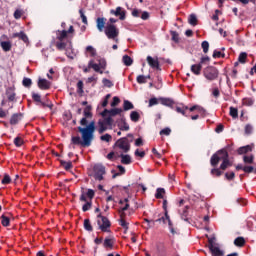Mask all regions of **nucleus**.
I'll return each mask as SVG.
<instances>
[{
    "label": "nucleus",
    "instance_id": "nucleus-35",
    "mask_svg": "<svg viewBox=\"0 0 256 256\" xmlns=\"http://www.w3.org/2000/svg\"><path fill=\"white\" fill-rule=\"evenodd\" d=\"M1 47L3 51L8 52V51H11L12 45H11V42L9 41H3L1 42Z\"/></svg>",
    "mask_w": 256,
    "mask_h": 256
},
{
    "label": "nucleus",
    "instance_id": "nucleus-30",
    "mask_svg": "<svg viewBox=\"0 0 256 256\" xmlns=\"http://www.w3.org/2000/svg\"><path fill=\"white\" fill-rule=\"evenodd\" d=\"M122 61L126 67L133 65V59L129 55H124Z\"/></svg>",
    "mask_w": 256,
    "mask_h": 256
},
{
    "label": "nucleus",
    "instance_id": "nucleus-62",
    "mask_svg": "<svg viewBox=\"0 0 256 256\" xmlns=\"http://www.w3.org/2000/svg\"><path fill=\"white\" fill-rule=\"evenodd\" d=\"M14 145L16 147H21V145H23V139L21 137H16L14 139Z\"/></svg>",
    "mask_w": 256,
    "mask_h": 256
},
{
    "label": "nucleus",
    "instance_id": "nucleus-2",
    "mask_svg": "<svg viewBox=\"0 0 256 256\" xmlns=\"http://www.w3.org/2000/svg\"><path fill=\"white\" fill-rule=\"evenodd\" d=\"M131 143H133V134H127V137L118 139L114 147H118V149H121L124 153H129V151H131Z\"/></svg>",
    "mask_w": 256,
    "mask_h": 256
},
{
    "label": "nucleus",
    "instance_id": "nucleus-5",
    "mask_svg": "<svg viewBox=\"0 0 256 256\" xmlns=\"http://www.w3.org/2000/svg\"><path fill=\"white\" fill-rule=\"evenodd\" d=\"M104 33L108 39H112L115 43H119V28L114 24H108L104 30Z\"/></svg>",
    "mask_w": 256,
    "mask_h": 256
},
{
    "label": "nucleus",
    "instance_id": "nucleus-9",
    "mask_svg": "<svg viewBox=\"0 0 256 256\" xmlns=\"http://www.w3.org/2000/svg\"><path fill=\"white\" fill-rule=\"evenodd\" d=\"M32 99L39 105V107H42V109H45V107H48V109H53V103L49 100L47 102L41 101V96L35 92H32Z\"/></svg>",
    "mask_w": 256,
    "mask_h": 256
},
{
    "label": "nucleus",
    "instance_id": "nucleus-53",
    "mask_svg": "<svg viewBox=\"0 0 256 256\" xmlns=\"http://www.w3.org/2000/svg\"><path fill=\"white\" fill-rule=\"evenodd\" d=\"M210 61H211V58H210L209 56H203V57H201L199 63H200L202 66H203V65H209Z\"/></svg>",
    "mask_w": 256,
    "mask_h": 256
},
{
    "label": "nucleus",
    "instance_id": "nucleus-40",
    "mask_svg": "<svg viewBox=\"0 0 256 256\" xmlns=\"http://www.w3.org/2000/svg\"><path fill=\"white\" fill-rule=\"evenodd\" d=\"M11 223V220L9 219V217L2 215L1 216V224L3 225V227H9Z\"/></svg>",
    "mask_w": 256,
    "mask_h": 256
},
{
    "label": "nucleus",
    "instance_id": "nucleus-20",
    "mask_svg": "<svg viewBox=\"0 0 256 256\" xmlns=\"http://www.w3.org/2000/svg\"><path fill=\"white\" fill-rule=\"evenodd\" d=\"M118 128L120 129V131H129L130 127L125 120V116H122L120 121L118 122Z\"/></svg>",
    "mask_w": 256,
    "mask_h": 256
},
{
    "label": "nucleus",
    "instance_id": "nucleus-46",
    "mask_svg": "<svg viewBox=\"0 0 256 256\" xmlns=\"http://www.w3.org/2000/svg\"><path fill=\"white\" fill-rule=\"evenodd\" d=\"M188 22L190 25L195 27L197 25V16L195 14H191L188 18Z\"/></svg>",
    "mask_w": 256,
    "mask_h": 256
},
{
    "label": "nucleus",
    "instance_id": "nucleus-16",
    "mask_svg": "<svg viewBox=\"0 0 256 256\" xmlns=\"http://www.w3.org/2000/svg\"><path fill=\"white\" fill-rule=\"evenodd\" d=\"M159 103H161V105H164L165 107H170V109H174L173 105H175V101L171 98H163L160 97L158 98Z\"/></svg>",
    "mask_w": 256,
    "mask_h": 256
},
{
    "label": "nucleus",
    "instance_id": "nucleus-51",
    "mask_svg": "<svg viewBox=\"0 0 256 256\" xmlns=\"http://www.w3.org/2000/svg\"><path fill=\"white\" fill-rule=\"evenodd\" d=\"M22 85L23 87L29 88L31 87V85H33V81L31 80V78H24L22 81Z\"/></svg>",
    "mask_w": 256,
    "mask_h": 256
},
{
    "label": "nucleus",
    "instance_id": "nucleus-56",
    "mask_svg": "<svg viewBox=\"0 0 256 256\" xmlns=\"http://www.w3.org/2000/svg\"><path fill=\"white\" fill-rule=\"evenodd\" d=\"M201 47L203 49V53H209V42L207 40L201 43Z\"/></svg>",
    "mask_w": 256,
    "mask_h": 256
},
{
    "label": "nucleus",
    "instance_id": "nucleus-39",
    "mask_svg": "<svg viewBox=\"0 0 256 256\" xmlns=\"http://www.w3.org/2000/svg\"><path fill=\"white\" fill-rule=\"evenodd\" d=\"M230 117L237 119L239 117V110L233 106L230 107Z\"/></svg>",
    "mask_w": 256,
    "mask_h": 256
},
{
    "label": "nucleus",
    "instance_id": "nucleus-15",
    "mask_svg": "<svg viewBox=\"0 0 256 256\" xmlns=\"http://www.w3.org/2000/svg\"><path fill=\"white\" fill-rule=\"evenodd\" d=\"M38 87L42 91H47L48 89H51V82H49L47 79L40 78L38 80Z\"/></svg>",
    "mask_w": 256,
    "mask_h": 256
},
{
    "label": "nucleus",
    "instance_id": "nucleus-28",
    "mask_svg": "<svg viewBox=\"0 0 256 256\" xmlns=\"http://www.w3.org/2000/svg\"><path fill=\"white\" fill-rule=\"evenodd\" d=\"M130 119L133 121V123H137L141 119V115L137 111H132L130 113Z\"/></svg>",
    "mask_w": 256,
    "mask_h": 256
},
{
    "label": "nucleus",
    "instance_id": "nucleus-38",
    "mask_svg": "<svg viewBox=\"0 0 256 256\" xmlns=\"http://www.w3.org/2000/svg\"><path fill=\"white\" fill-rule=\"evenodd\" d=\"M67 30H62V31H59L58 30V35H57V39L58 41H63L64 39H67Z\"/></svg>",
    "mask_w": 256,
    "mask_h": 256
},
{
    "label": "nucleus",
    "instance_id": "nucleus-36",
    "mask_svg": "<svg viewBox=\"0 0 256 256\" xmlns=\"http://www.w3.org/2000/svg\"><path fill=\"white\" fill-rule=\"evenodd\" d=\"M238 63H247V52H241L238 56Z\"/></svg>",
    "mask_w": 256,
    "mask_h": 256
},
{
    "label": "nucleus",
    "instance_id": "nucleus-33",
    "mask_svg": "<svg viewBox=\"0 0 256 256\" xmlns=\"http://www.w3.org/2000/svg\"><path fill=\"white\" fill-rule=\"evenodd\" d=\"M234 245L236 247H244L245 246V238L243 237H237L235 240H234Z\"/></svg>",
    "mask_w": 256,
    "mask_h": 256
},
{
    "label": "nucleus",
    "instance_id": "nucleus-3",
    "mask_svg": "<svg viewBox=\"0 0 256 256\" xmlns=\"http://www.w3.org/2000/svg\"><path fill=\"white\" fill-rule=\"evenodd\" d=\"M226 159H229V152L226 149H220L211 156L210 165L211 167H217L220 161H225Z\"/></svg>",
    "mask_w": 256,
    "mask_h": 256
},
{
    "label": "nucleus",
    "instance_id": "nucleus-32",
    "mask_svg": "<svg viewBox=\"0 0 256 256\" xmlns=\"http://www.w3.org/2000/svg\"><path fill=\"white\" fill-rule=\"evenodd\" d=\"M113 243V239L105 238L103 242V247H105V249H113Z\"/></svg>",
    "mask_w": 256,
    "mask_h": 256
},
{
    "label": "nucleus",
    "instance_id": "nucleus-50",
    "mask_svg": "<svg viewBox=\"0 0 256 256\" xmlns=\"http://www.w3.org/2000/svg\"><path fill=\"white\" fill-rule=\"evenodd\" d=\"M85 197L90 200V201H93V199L95 198V190L93 189H88L87 190V193L85 194Z\"/></svg>",
    "mask_w": 256,
    "mask_h": 256
},
{
    "label": "nucleus",
    "instance_id": "nucleus-45",
    "mask_svg": "<svg viewBox=\"0 0 256 256\" xmlns=\"http://www.w3.org/2000/svg\"><path fill=\"white\" fill-rule=\"evenodd\" d=\"M163 195H165V189L157 188L156 194H155L156 199H163Z\"/></svg>",
    "mask_w": 256,
    "mask_h": 256
},
{
    "label": "nucleus",
    "instance_id": "nucleus-19",
    "mask_svg": "<svg viewBox=\"0 0 256 256\" xmlns=\"http://www.w3.org/2000/svg\"><path fill=\"white\" fill-rule=\"evenodd\" d=\"M88 67L89 69H93L96 73H100V75H103V69L99 64L95 63L94 60L89 61Z\"/></svg>",
    "mask_w": 256,
    "mask_h": 256
},
{
    "label": "nucleus",
    "instance_id": "nucleus-27",
    "mask_svg": "<svg viewBox=\"0 0 256 256\" xmlns=\"http://www.w3.org/2000/svg\"><path fill=\"white\" fill-rule=\"evenodd\" d=\"M121 163L123 165H131L132 161H131V156L128 154H121Z\"/></svg>",
    "mask_w": 256,
    "mask_h": 256
},
{
    "label": "nucleus",
    "instance_id": "nucleus-11",
    "mask_svg": "<svg viewBox=\"0 0 256 256\" xmlns=\"http://www.w3.org/2000/svg\"><path fill=\"white\" fill-rule=\"evenodd\" d=\"M80 201L82 203H85L83 206H82V211L83 213H87V211L91 210V207H93V201L91 200H87V196H85V192H82L81 195H80Z\"/></svg>",
    "mask_w": 256,
    "mask_h": 256
},
{
    "label": "nucleus",
    "instance_id": "nucleus-29",
    "mask_svg": "<svg viewBox=\"0 0 256 256\" xmlns=\"http://www.w3.org/2000/svg\"><path fill=\"white\" fill-rule=\"evenodd\" d=\"M61 167L65 169V171H69V169H73V162L60 160Z\"/></svg>",
    "mask_w": 256,
    "mask_h": 256
},
{
    "label": "nucleus",
    "instance_id": "nucleus-14",
    "mask_svg": "<svg viewBox=\"0 0 256 256\" xmlns=\"http://www.w3.org/2000/svg\"><path fill=\"white\" fill-rule=\"evenodd\" d=\"M146 61L152 69H156V71H161V66L159 64V58H157V57L153 58L151 56H147Z\"/></svg>",
    "mask_w": 256,
    "mask_h": 256
},
{
    "label": "nucleus",
    "instance_id": "nucleus-10",
    "mask_svg": "<svg viewBox=\"0 0 256 256\" xmlns=\"http://www.w3.org/2000/svg\"><path fill=\"white\" fill-rule=\"evenodd\" d=\"M184 109H189L190 113H193V111H198V112L203 111V108H201V106H199V105H194L189 108V106L180 104L175 107L176 113H180V114L183 112Z\"/></svg>",
    "mask_w": 256,
    "mask_h": 256
},
{
    "label": "nucleus",
    "instance_id": "nucleus-7",
    "mask_svg": "<svg viewBox=\"0 0 256 256\" xmlns=\"http://www.w3.org/2000/svg\"><path fill=\"white\" fill-rule=\"evenodd\" d=\"M97 225L103 233H109V229L111 228V221H109V218L102 216V214L99 213L97 215Z\"/></svg>",
    "mask_w": 256,
    "mask_h": 256
},
{
    "label": "nucleus",
    "instance_id": "nucleus-34",
    "mask_svg": "<svg viewBox=\"0 0 256 256\" xmlns=\"http://www.w3.org/2000/svg\"><path fill=\"white\" fill-rule=\"evenodd\" d=\"M212 57L213 59H225V53H222L219 50H214Z\"/></svg>",
    "mask_w": 256,
    "mask_h": 256
},
{
    "label": "nucleus",
    "instance_id": "nucleus-54",
    "mask_svg": "<svg viewBox=\"0 0 256 256\" xmlns=\"http://www.w3.org/2000/svg\"><path fill=\"white\" fill-rule=\"evenodd\" d=\"M189 215V206H186L184 209H183V212H182V219L184 221H189V218H187Z\"/></svg>",
    "mask_w": 256,
    "mask_h": 256
},
{
    "label": "nucleus",
    "instance_id": "nucleus-42",
    "mask_svg": "<svg viewBox=\"0 0 256 256\" xmlns=\"http://www.w3.org/2000/svg\"><path fill=\"white\" fill-rule=\"evenodd\" d=\"M97 61L102 71H105V69H107V60H105L104 58H98Z\"/></svg>",
    "mask_w": 256,
    "mask_h": 256
},
{
    "label": "nucleus",
    "instance_id": "nucleus-59",
    "mask_svg": "<svg viewBox=\"0 0 256 256\" xmlns=\"http://www.w3.org/2000/svg\"><path fill=\"white\" fill-rule=\"evenodd\" d=\"M101 141H105L106 143H109L113 137L111 136V134H104L100 137Z\"/></svg>",
    "mask_w": 256,
    "mask_h": 256
},
{
    "label": "nucleus",
    "instance_id": "nucleus-18",
    "mask_svg": "<svg viewBox=\"0 0 256 256\" xmlns=\"http://www.w3.org/2000/svg\"><path fill=\"white\" fill-rule=\"evenodd\" d=\"M17 38L23 41V43H29V37H27V34L23 31L12 34V39Z\"/></svg>",
    "mask_w": 256,
    "mask_h": 256
},
{
    "label": "nucleus",
    "instance_id": "nucleus-6",
    "mask_svg": "<svg viewBox=\"0 0 256 256\" xmlns=\"http://www.w3.org/2000/svg\"><path fill=\"white\" fill-rule=\"evenodd\" d=\"M231 165L232 164L229 158H227L226 160H222L220 167H213V169H211L210 171V174L212 175V177H221V175H223V172L227 171V169H229Z\"/></svg>",
    "mask_w": 256,
    "mask_h": 256
},
{
    "label": "nucleus",
    "instance_id": "nucleus-44",
    "mask_svg": "<svg viewBox=\"0 0 256 256\" xmlns=\"http://www.w3.org/2000/svg\"><path fill=\"white\" fill-rule=\"evenodd\" d=\"M243 161L244 163L248 164V165H251L253 163V161H255V156L253 155H250V156H243Z\"/></svg>",
    "mask_w": 256,
    "mask_h": 256
},
{
    "label": "nucleus",
    "instance_id": "nucleus-48",
    "mask_svg": "<svg viewBox=\"0 0 256 256\" xmlns=\"http://www.w3.org/2000/svg\"><path fill=\"white\" fill-rule=\"evenodd\" d=\"M56 48L58 49V51H64V49L67 47V43L63 42V41H58L56 42Z\"/></svg>",
    "mask_w": 256,
    "mask_h": 256
},
{
    "label": "nucleus",
    "instance_id": "nucleus-12",
    "mask_svg": "<svg viewBox=\"0 0 256 256\" xmlns=\"http://www.w3.org/2000/svg\"><path fill=\"white\" fill-rule=\"evenodd\" d=\"M111 15H115V17H119L120 21H125L127 11H125L121 6H118L116 10H110Z\"/></svg>",
    "mask_w": 256,
    "mask_h": 256
},
{
    "label": "nucleus",
    "instance_id": "nucleus-24",
    "mask_svg": "<svg viewBox=\"0 0 256 256\" xmlns=\"http://www.w3.org/2000/svg\"><path fill=\"white\" fill-rule=\"evenodd\" d=\"M253 151V147L251 145H246L238 148L237 153L238 155H245Z\"/></svg>",
    "mask_w": 256,
    "mask_h": 256
},
{
    "label": "nucleus",
    "instance_id": "nucleus-58",
    "mask_svg": "<svg viewBox=\"0 0 256 256\" xmlns=\"http://www.w3.org/2000/svg\"><path fill=\"white\" fill-rule=\"evenodd\" d=\"M170 34L172 41H174V43H179V33H177V31H171Z\"/></svg>",
    "mask_w": 256,
    "mask_h": 256
},
{
    "label": "nucleus",
    "instance_id": "nucleus-13",
    "mask_svg": "<svg viewBox=\"0 0 256 256\" xmlns=\"http://www.w3.org/2000/svg\"><path fill=\"white\" fill-rule=\"evenodd\" d=\"M123 113V110L121 108H112L110 110L104 109V111L101 113L102 117H107L109 115L110 117H116V115H120Z\"/></svg>",
    "mask_w": 256,
    "mask_h": 256
},
{
    "label": "nucleus",
    "instance_id": "nucleus-37",
    "mask_svg": "<svg viewBox=\"0 0 256 256\" xmlns=\"http://www.w3.org/2000/svg\"><path fill=\"white\" fill-rule=\"evenodd\" d=\"M165 218H166V221H168V227L170 229V233H172V235H175V233L177 232L175 231V228H173V222L171 221V217L168 214V217L165 216Z\"/></svg>",
    "mask_w": 256,
    "mask_h": 256
},
{
    "label": "nucleus",
    "instance_id": "nucleus-43",
    "mask_svg": "<svg viewBox=\"0 0 256 256\" xmlns=\"http://www.w3.org/2000/svg\"><path fill=\"white\" fill-rule=\"evenodd\" d=\"M84 229H85V231H89V232L93 231V226L91 225V220H89V219L84 220Z\"/></svg>",
    "mask_w": 256,
    "mask_h": 256
},
{
    "label": "nucleus",
    "instance_id": "nucleus-26",
    "mask_svg": "<svg viewBox=\"0 0 256 256\" xmlns=\"http://www.w3.org/2000/svg\"><path fill=\"white\" fill-rule=\"evenodd\" d=\"M6 95L8 97V101H15V97H16V93H15V89H13V87H9L6 90Z\"/></svg>",
    "mask_w": 256,
    "mask_h": 256
},
{
    "label": "nucleus",
    "instance_id": "nucleus-8",
    "mask_svg": "<svg viewBox=\"0 0 256 256\" xmlns=\"http://www.w3.org/2000/svg\"><path fill=\"white\" fill-rule=\"evenodd\" d=\"M106 170H105V166H103V164H96L93 167V177L95 179V181H103L105 178L103 177V175H105Z\"/></svg>",
    "mask_w": 256,
    "mask_h": 256
},
{
    "label": "nucleus",
    "instance_id": "nucleus-21",
    "mask_svg": "<svg viewBox=\"0 0 256 256\" xmlns=\"http://www.w3.org/2000/svg\"><path fill=\"white\" fill-rule=\"evenodd\" d=\"M209 250L212 253V256H223V255H225L223 250L219 249V247L214 246L213 244H211L209 246Z\"/></svg>",
    "mask_w": 256,
    "mask_h": 256
},
{
    "label": "nucleus",
    "instance_id": "nucleus-55",
    "mask_svg": "<svg viewBox=\"0 0 256 256\" xmlns=\"http://www.w3.org/2000/svg\"><path fill=\"white\" fill-rule=\"evenodd\" d=\"M137 83H139V85H143L145 83H147V77H145L144 75H139L136 78Z\"/></svg>",
    "mask_w": 256,
    "mask_h": 256
},
{
    "label": "nucleus",
    "instance_id": "nucleus-31",
    "mask_svg": "<svg viewBox=\"0 0 256 256\" xmlns=\"http://www.w3.org/2000/svg\"><path fill=\"white\" fill-rule=\"evenodd\" d=\"M131 109H135V106L133 105V103H131L129 100H124L123 110L131 111Z\"/></svg>",
    "mask_w": 256,
    "mask_h": 256
},
{
    "label": "nucleus",
    "instance_id": "nucleus-57",
    "mask_svg": "<svg viewBox=\"0 0 256 256\" xmlns=\"http://www.w3.org/2000/svg\"><path fill=\"white\" fill-rule=\"evenodd\" d=\"M1 183L2 185H9V183H11V176H9V174H5Z\"/></svg>",
    "mask_w": 256,
    "mask_h": 256
},
{
    "label": "nucleus",
    "instance_id": "nucleus-22",
    "mask_svg": "<svg viewBox=\"0 0 256 256\" xmlns=\"http://www.w3.org/2000/svg\"><path fill=\"white\" fill-rule=\"evenodd\" d=\"M23 119V113H14L10 118V125H17Z\"/></svg>",
    "mask_w": 256,
    "mask_h": 256
},
{
    "label": "nucleus",
    "instance_id": "nucleus-49",
    "mask_svg": "<svg viewBox=\"0 0 256 256\" xmlns=\"http://www.w3.org/2000/svg\"><path fill=\"white\" fill-rule=\"evenodd\" d=\"M86 53H90L91 57H95L97 55V50L93 48V46H87Z\"/></svg>",
    "mask_w": 256,
    "mask_h": 256
},
{
    "label": "nucleus",
    "instance_id": "nucleus-25",
    "mask_svg": "<svg viewBox=\"0 0 256 256\" xmlns=\"http://www.w3.org/2000/svg\"><path fill=\"white\" fill-rule=\"evenodd\" d=\"M120 217H121V219L119 220V225H120V227H123V229H125V231H127V229H129V223H127V221H125V212H121Z\"/></svg>",
    "mask_w": 256,
    "mask_h": 256
},
{
    "label": "nucleus",
    "instance_id": "nucleus-64",
    "mask_svg": "<svg viewBox=\"0 0 256 256\" xmlns=\"http://www.w3.org/2000/svg\"><path fill=\"white\" fill-rule=\"evenodd\" d=\"M160 135H166V136L171 135V128L167 127V128L162 129L160 131Z\"/></svg>",
    "mask_w": 256,
    "mask_h": 256
},
{
    "label": "nucleus",
    "instance_id": "nucleus-1",
    "mask_svg": "<svg viewBox=\"0 0 256 256\" xmlns=\"http://www.w3.org/2000/svg\"><path fill=\"white\" fill-rule=\"evenodd\" d=\"M91 109V106H86L83 112L84 117L80 120V125L82 127H78V132L81 133L82 140L79 136H73L71 138L72 145L91 147V143H93L95 133V121H91L90 123L87 121L88 119L93 118V113L91 112Z\"/></svg>",
    "mask_w": 256,
    "mask_h": 256
},
{
    "label": "nucleus",
    "instance_id": "nucleus-4",
    "mask_svg": "<svg viewBox=\"0 0 256 256\" xmlns=\"http://www.w3.org/2000/svg\"><path fill=\"white\" fill-rule=\"evenodd\" d=\"M202 73L207 81H217L219 79V69L215 66H207Z\"/></svg>",
    "mask_w": 256,
    "mask_h": 256
},
{
    "label": "nucleus",
    "instance_id": "nucleus-61",
    "mask_svg": "<svg viewBox=\"0 0 256 256\" xmlns=\"http://www.w3.org/2000/svg\"><path fill=\"white\" fill-rule=\"evenodd\" d=\"M102 83L105 87H113V82H111V80L107 79V78H103Z\"/></svg>",
    "mask_w": 256,
    "mask_h": 256
},
{
    "label": "nucleus",
    "instance_id": "nucleus-17",
    "mask_svg": "<svg viewBox=\"0 0 256 256\" xmlns=\"http://www.w3.org/2000/svg\"><path fill=\"white\" fill-rule=\"evenodd\" d=\"M106 23H107V18L98 17L96 19V27H97L98 31H100V33H103Z\"/></svg>",
    "mask_w": 256,
    "mask_h": 256
},
{
    "label": "nucleus",
    "instance_id": "nucleus-52",
    "mask_svg": "<svg viewBox=\"0 0 256 256\" xmlns=\"http://www.w3.org/2000/svg\"><path fill=\"white\" fill-rule=\"evenodd\" d=\"M83 87H84L83 81L79 80L78 83H77V93L79 95H83V93H84Z\"/></svg>",
    "mask_w": 256,
    "mask_h": 256
},
{
    "label": "nucleus",
    "instance_id": "nucleus-60",
    "mask_svg": "<svg viewBox=\"0 0 256 256\" xmlns=\"http://www.w3.org/2000/svg\"><path fill=\"white\" fill-rule=\"evenodd\" d=\"M242 103L246 107H251V105H253V99H251V98H244Z\"/></svg>",
    "mask_w": 256,
    "mask_h": 256
},
{
    "label": "nucleus",
    "instance_id": "nucleus-63",
    "mask_svg": "<svg viewBox=\"0 0 256 256\" xmlns=\"http://www.w3.org/2000/svg\"><path fill=\"white\" fill-rule=\"evenodd\" d=\"M225 177L228 181H233L235 179V172H226Z\"/></svg>",
    "mask_w": 256,
    "mask_h": 256
},
{
    "label": "nucleus",
    "instance_id": "nucleus-41",
    "mask_svg": "<svg viewBox=\"0 0 256 256\" xmlns=\"http://www.w3.org/2000/svg\"><path fill=\"white\" fill-rule=\"evenodd\" d=\"M98 126H99L98 133L100 135L105 133V131H107V124H104L102 121L98 122Z\"/></svg>",
    "mask_w": 256,
    "mask_h": 256
},
{
    "label": "nucleus",
    "instance_id": "nucleus-23",
    "mask_svg": "<svg viewBox=\"0 0 256 256\" xmlns=\"http://www.w3.org/2000/svg\"><path fill=\"white\" fill-rule=\"evenodd\" d=\"M190 71L194 74V75H201V71H203V66L198 63V64H193L190 68Z\"/></svg>",
    "mask_w": 256,
    "mask_h": 256
},
{
    "label": "nucleus",
    "instance_id": "nucleus-47",
    "mask_svg": "<svg viewBox=\"0 0 256 256\" xmlns=\"http://www.w3.org/2000/svg\"><path fill=\"white\" fill-rule=\"evenodd\" d=\"M102 122L106 124L108 127H111L113 125V117L110 115H108V117L105 116Z\"/></svg>",
    "mask_w": 256,
    "mask_h": 256
}]
</instances>
